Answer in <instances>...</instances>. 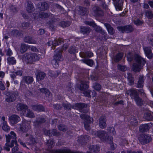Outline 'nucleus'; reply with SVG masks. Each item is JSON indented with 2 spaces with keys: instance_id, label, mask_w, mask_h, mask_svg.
Instances as JSON below:
<instances>
[{
  "instance_id": "14",
  "label": "nucleus",
  "mask_w": 153,
  "mask_h": 153,
  "mask_svg": "<svg viewBox=\"0 0 153 153\" xmlns=\"http://www.w3.org/2000/svg\"><path fill=\"white\" fill-rule=\"evenodd\" d=\"M62 50L60 49H57L55 51V53L53 56V59L59 62L62 59L61 55Z\"/></svg>"
},
{
  "instance_id": "37",
  "label": "nucleus",
  "mask_w": 153,
  "mask_h": 153,
  "mask_svg": "<svg viewBox=\"0 0 153 153\" xmlns=\"http://www.w3.org/2000/svg\"><path fill=\"white\" fill-rule=\"evenodd\" d=\"M29 46L25 44H22L21 47V52L22 53H24L25 52L27 49L29 48Z\"/></svg>"
},
{
  "instance_id": "28",
  "label": "nucleus",
  "mask_w": 153,
  "mask_h": 153,
  "mask_svg": "<svg viewBox=\"0 0 153 153\" xmlns=\"http://www.w3.org/2000/svg\"><path fill=\"white\" fill-rule=\"evenodd\" d=\"M48 7V4L45 2H42L40 5H39V9L41 11H45Z\"/></svg>"
},
{
  "instance_id": "23",
  "label": "nucleus",
  "mask_w": 153,
  "mask_h": 153,
  "mask_svg": "<svg viewBox=\"0 0 153 153\" xmlns=\"http://www.w3.org/2000/svg\"><path fill=\"white\" fill-rule=\"evenodd\" d=\"M144 50L146 56L149 59L152 57V53L150 47H147L144 48Z\"/></svg>"
},
{
  "instance_id": "49",
  "label": "nucleus",
  "mask_w": 153,
  "mask_h": 153,
  "mask_svg": "<svg viewBox=\"0 0 153 153\" xmlns=\"http://www.w3.org/2000/svg\"><path fill=\"white\" fill-rule=\"evenodd\" d=\"M90 148L91 149V151L94 152H97L98 151L99 149V146L96 145L91 146Z\"/></svg>"
},
{
  "instance_id": "26",
  "label": "nucleus",
  "mask_w": 153,
  "mask_h": 153,
  "mask_svg": "<svg viewBox=\"0 0 153 153\" xmlns=\"http://www.w3.org/2000/svg\"><path fill=\"white\" fill-rule=\"evenodd\" d=\"M26 10L29 13H31L34 10V7L33 3L30 1L27 2Z\"/></svg>"
},
{
  "instance_id": "60",
  "label": "nucleus",
  "mask_w": 153,
  "mask_h": 153,
  "mask_svg": "<svg viewBox=\"0 0 153 153\" xmlns=\"http://www.w3.org/2000/svg\"><path fill=\"white\" fill-rule=\"evenodd\" d=\"M134 23L137 25H140L143 24V22L139 19H137L134 21Z\"/></svg>"
},
{
  "instance_id": "27",
  "label": "nucleus",
  "mask_w": 153,
  "mask_h": 153,
  "mask_svg": "<svg viewBox=\"0 0 153 153\" xmlns=\"http://www.w3.org/2000/svg\"><path fill=\"white\" fill-rule=\"evenodd\" d=\"M23 80L27 84H30L33 81V77L29 76H25L23 78Z\"/></svg>"
},
{
  "instance_id": "58",
  "label": "nucleus",
  "mask_w": 153,
  "mask_h": 153,
  "mask_svg": "<svg viewBox=\"0 0 153 153\" xmlns=\"http://www.w3.org/2000/svg\"><path fill=\"white\" fill-rule=\"evenodd\" d=\"M90 91L88 90L83 92V94L85 96L88 97H91V96L90 95Z\"/></svg>"
},
{
  "instance_id": "18",
  "label": "nucleus",
  "mask_w": 153,
  "mask_h": 153,
  "mask_svg": "<svg viewBox=\"0 0 153 153\" xmlns=\"http://www.w3.org/2000/svg\"><path fill=\"white\" fill-rule=\"evenodd\" d=\"M28 108L27 106L24 104L22 103H19L16 106V109L18 111H22V112L23 113Z\"/></svg>"
},
{
  "instance_id": "61",
  "label": "nucleus",
  "mask_w": 153,
  "mask_h": 153,
  "mask_svg": "<svg viewBox=\"0 0 153 153\" xmlns=\"http://www.w3.org/2000/svg\"><path fill=\"white\" fill-rule=\"evenodd\" d=\"M6 52V54L8 56H11L13 54L12 51L10 48H8Z\"/></svg>"
},
{
  "instance_id": "56",
  "label": "nucleus",
  "mask_w": 153,
  "mask_h": 153,
  "mask_svg": "<svg viewBox=\"0 0 153 153\" xmlns=\"http://www.w3.org/2000/svg\"><path fill=\"white\" fill-rule=\"evenodd\" d=\"M35 121L37 123V124H39V123H43L45 122V120L43 118L39 117V118H38Z\"/></svg>"
},
{
  "instance_id": "17",
  "label": "nucleus",
  "mask_w": 153,
  "mask_h": 153,
  "mask_svg": "<svg viewBox=\"0 0 153 153\" xmlns=\"http://www.w3.org/2000/svg\"><path fill=\"white\" fill-rule=\"evenodd\" d=\"M84 23L86 25L92 26L94 28L95 30L97 32H100L101 30L100 27L97 26L93 22L85 21L84 22Z\"/></svg>"
},
{
  "instance_id": "6",
  "label": "nucleus",
  "mask_w": 153,
  "mask_h": 153,
  "mask_svg": "<svg viewBox=\"0 0 153 153\" xmlns=\"http://www.w3.org/2000/svg\"><path fill=\"white\" fill-rule=\"evenodd\" d=\"M80 117L85 120L84 123V127L86 130H89L90 129V123L91 121V118L90 117L85 114H82L80 115Z\"/></svg>"
},
{
  "instance_id": "50",
  "label": "nucleus",
  "mask_w": 153,
  "mask_h": 153,
  "mask_svg": "<svg viewBox=\"0 0 153 153\" xmlns=\"http://www.w3.org/2000/svg\"><path fill=\"white\" fill-rule=\"evenodd\" d=\"M118 69L122 71H124L126 70L127 68L125 66H123L118 64L117 65Z\"/></svg>"
},
{
  "instance_id": "52",
  "label": "nucleus",
  "mask_w": 153,
  "mask_h": 153,
  "mask_svg": "<svg viewBox=\"0 0 153 153\" xmlns=\"http://www.w3.org/2000/svg\"><path fill=\"white\" fill-rule=\"evenodd\" d=\"M130 123L132 125L135 126L137 125V119L135 117H133L130 120Z\"/></svg>"
},
{
  "instance_id": "35",
  "label": "nucleus",
  "mask_w": 153,
  "mask_h": 153,
  "mask_svg": "<svg viewBox=\"0 0 153 153\" xmlns=\"http://www.w3.org/2000/svg\"><path fill=\"white\" fill-rule=\"evenodd\" d=\"M90 31V29L89 27H83L80 28V32L83 34H88Z\"/></svg>"
},
{
  "instance_id": "34",
  "label": "nucleus",
  "mask_w": 153,
  "mask_h": 153,
  "mask_svg": "<svg viewBox=\"0 0 153 153\" xmlns=\"http://www.w3.org/2000/svg\"><path fill=\"white\" fill-rule=\"evenodd\" d=\"M53 43L54 42L55 43V45H52V48L54 49L55 47L57 45L61 44L62 43H63V39H55L53 41Z\"/></svg>"
},
{
  "instance_id": "33",
  "label": "nucleus",
  "mask_w": 153,
  "mask_h": 153,
  "mask_svg": "<svg viewBox=\"0 0 153 153\" xmlns=\"http://www.w3.org/2000/svg\"><path fill=\"white\" fill-rule=\"evenodd\" d=\"M144 77L143 76H140L139 77L137 87L138 88H142L143 86Z\"/></svg>"
},
{
  "instance_id": "54",
  "label": "nucleus",
  "mask_w": 153,
  "mask_h": 153,
  "mask_svg": "<svg viewBox=\"0 0 153 153\" xmlns=\"http://www.w3.org/2000/svg\"><path fill=\"white\" fill-rule=\"evenodd\" d=\"M58 128L59 130L63 131H65L67 130L66 127L65 126L62 125H59L58 127Z\"/></svg>"
},
{
  "instance_id": "46",
  "label": "nucleus",
  "mask_w": 153,
  "mask_h": 153,
  "mask_svg": "<svg viewBox=\"0 0 153 153\" xmlns=\"http://www.w3.org/2000/svg\"><path fill=\"white\" fill-rule=\"evenodd\" d=\"M68 51L71 54H74L77 52L75 46H71L69 49Z\"/></svg>"
},
{
  "instance_id": "7",
  "label": "nucleus",
  "mask_w": 153,
  "mask_h": 153,
  "mask_svg": "<svg viewBox=\"0 0 153 153\" xmlns=\"http://www.w3.org/2000/svg\"><path fill=\"white\" fill-rule=\"evenodd\" d=\"M30 122L25 120H23L22 123L19 125V131L23 132L27 131L30 127Z\"/></svg>"
},
{
  "instance_id": "10",
  "label": "nucleus",
  "mask_w": 153,
  "mask_h": 153,
  "mask_svg": "<svg viewBox=\"0 0 153 153\" xmlns=\"http://www.w3.org/2000/svg\"><path fill=\"white\" fill-rule=\"evenodd\" d=\"M78 88L81 91H84L88 89L89 87L88 82L85 81H80L78 84Z\"/></svg>"
},
{
  "instance_id": "44",
  "label": "nucleus",
  "mask_w": 153,
  "mask_h": 153,
  "mask_svg": "<svg viewBox=\"0 0 153 153\" xmlns=\"http://www.w3.org/2000/svg\"><path fill=\"white\" fill-rule=\"evenodd\" d=\"M70 25V23L69 22H65L64 21H62L59 24L60 26L62 27H66L69 26Z\"/></svg>"
},
{
  "instance_id": "30",
  "label": "nucleus",
  "mask_w": 153,
  "mask_h": 153,
  "mask_svg": "<svg viewBox=\"0 0 153 153\" xmlns=\"http://www.w3.org/2000/svg\"><path fill=\"white\" fill-rule=\"evenodd\" d=\"M105 26L108 31L109 33L111 35H113L114 33V30L113 28L111 27L110 25L107 23L104 24Z\"/></svg>"
},
{
  "instance_id": "63",
  "label": "nucleus",
  "mask_w": 153,
  "mask_h": 153,
  "mask_svg": "<svg viewBox=\"0 0 153 153\" xmlns=\"http://www.w3.org/2000/svg\"><path fill=\"white\" fill-rule=\"evenodd\" d=\"M18 33L19 31L17 30H15L11 31V34L13 36L18 35Z\"/></svg>"
},
{
  "instance_id": "29",
  "label": "nucleus",
  "mask_w": 153,
  "mask_h": 153,
  "mask_svg": "<svg viewBox=\"0 0 153 153\" xmlns=\"http://www.w3.org/2000/svg\"><path fill=\"white\" fill-rule=\"evenodd\" d=\"M130 95L132 98L134 100L138 97L137 91L135 90H131L129 91Z\"/></svg>"
},
{
  "instance_id": "53",
  "label": "nucleus",
  "mask_w": 153,
  "mask_h": 153,
  "mask_svg": "<svg viewBox=\"0 0 153 153\" xmlns=\"http://www.w3.org/2000/svg\"><path fill=\"white\" fill-rule=\"evenodd\" d=\"M93 87L95 90L99 91L100 90L101 86L100 84L95 83Z\"/></svg>"
},
{
  "instance_id": "48",
  "label": "nucleus",
  "mask_w": 153,
  "mask_h": 153,
  "mask_svg": "<svg viewBox=\"0 0 153 153\" xmlns=\"http://www.w3.org/2000/svg\"><path fill=\"white\" fill-rule=\"evenodd\" d=\"M58 62L59 61L57 60L53 59L51 61V63L53 65V67L56 68L59 66Z\"/></svg>"
},
{
  "instance_id": "31",
  "label": "nucleus",
  "mask_w": 153,
  "mask_h": 153,
  "mask_svg": "<svg viewBox=\"0 0 153 153\" xmlns=\"http://www.w3.org/2000/svg\"><path fill=\"white\" fill-rule=\"evenodd\" d=\"M7 63L9 65H14L16 63V60L14 57L10 56L7 58Z\"/></svg>"
},
{
  "instance_id": "42",
  "label": "nucleus",
  "mask_w": 153,
  "mask_h": 153,
  "mask_svg": "<svg viewBox=\"0 0 153 153\" xmlns=\"http://www.w3.org/2000/svg\"><path fill=\"white\" fill-rule=\"evenodd\" d=\"M40 90L42 93L45 94L47 96H49L51 94L48 89L45 88L40 89Z\"/></svg>"
},
{
  "instance_id": "25",
  "label": "nucleus",
  "mask_w": 153,
  "mask_h": 153,
  "mask_svg": "<svg viewBox=\"0 0 153 153\" xmlns=\"http://www.w3.org/2000/svg\"><path fill=\"white\" fill-rule=\"evenodd\" d=\"M24 40L25 42L29 44H36V41L31 37L29 36H26L24 38Z\"/></svg>"
},
{
  "instance_id": "62",
  "label": "nucleus",
  "mask_w": 153,
  "mask_h": 153,
  "mask_svg": "<svg viewBox=\"0 0 153 153\" xmlns=\"http://www.w3.org/2000/svg\"><path fill=\"white\" fill-rule=\"evenodd\" d=\"M5 87L4 84L1 81H0V89L2 90H4Z\"/></svg>"
},
{
  "instance_id": "36",
  "label": "nucleus",
  "mask_w": 153,
  "mask_h": 153,
  "mask_svg": "<svg viewBox=\"0 0 153 153\" xmlns=\"http://www.w3.org/2000/svg\"><path fill=\"white\" fill-rule=\"evenodd\" d=\"M123 56L122 53H119L117 54L114 57V60L115 62H118L122 58Z\"/></svg>"
},
{
  "instance_id": "45",
  "label": "nucleus",
  "mask_w": 153,
  "mask_h": 153,
  "mask_svg": "<svg viewBox=\"0 0 153 153\" xmlns=\"http://www.w3.org/2000/svg\"><path fill=\"white\" fill-rule=\"evenodd\" d=\"M3 123V125L2 126V128L3 130L6 131H9L10 130V128L7 125V122L6 121H4Z\"/></svg>"
},
{
  "instance_id": "39",
  "label": "nucleus",
  "mask_w": 153,
  "mask_h": 153,
  "mask_svg": "<svg viewBox=\"0 0 153 153\" xmlns=\"http://www.w3.org/2000/svg\"><path fill=\"white\" fill-rule=\"evenodd\" d=\"M39 16V17L42 19H45L47 18L49 16H50V14L43 12H41L39 13V14L38 15Z\"/></svg>"
},
{
  "instance_id": "2",
  "label": "nucleus",
  "mask_w": 153,
  "mask_h": 153,
  "mask_svg": "<svg viewBox=\"0 0 153 153\" xmlns=\"http://www.w3.org/2000/svg\"><path fill=\"white\" fill-rule=\"evenodd\" d=\"M134 58L135 63H134L132 69L135 72H138L142 68V66L146 63V61L138 54L135 55Z\"/></svg>"
},
{
  "instance_id": "4",
  "label": "nucleus",
  "mask_w": 153,
  "mask_h": 153,
  "mask_svg": "<svg viewBox=\"0 0 153 153\" xmlns=\"http://www.w3.org/2000/svg\"><path fill=\"white\" fill-rule=\"evenodd\" d=\"M97 135L102 141L106 142L110 144L112 143L113 138L108 136L106 131H98L97 132Z\"/></svg>"
},
{
  "instance_id": "41",
  "label": "nucleus",
  "mask_w": 153,
  "mask_h": 153,
  "mask_svg": "<svg viewBox=\"0 0 153 153\" xmlns=\"http://www.w3.org/2000/svg\"><path fill=\"white\" fill-rule=\"evenodd\" d=\"M144 117L147 120L151 121L152 120L153 117L150 113H146L144 114Z\"/></svg>"
},
{
  "instance_id": "21",
  "label": "nucleus",
  "mask_w": 153,
  "mask_h": 153,
  "mask_svg": "<svg viewBox=\"0 0 153 153\" xmlns=\"http://www.w3.org/2000/svg\"><path fill=\"white\" fill-rule=\"evenodd\" d=\"M23 115L26 117L29 118H33L35 117L33 113L30 109H27L23 113Z\"/></svg>"
},
{
  "instance_id": "64",
  "label": "nucleus",
  "mask_w": 153,
  "mask_h": 153,
  "mask_svg": "<svg viewBox=\"0 0 153 153\" xmlns=\"http://www.w3.org/2000/svg\"><path fill=\"white\" fill-rule=\"evenodd\" d=\"M18 149L19 148L17 146H15L12 149L11 153H15L17 151Z\"/></svg>"
},
{
  "instance_id": "32",
  "label": "nucleus",
  "mask_w": 153,
  "mask_h": 153,
  "mask_svg": "<svg viewBox=\"0 0 153 153\" xmlns=\"http://www.w3.org/2000/svg\"><path fill=\"white\" fill-rule=\"evenodd\" d=\"M88 13V9L86 8L80 7L79 8V13L81 15H87Z\"/></svg>"
},
{
  "instance_id": "40",
  "label": "nucleus",
  "mask_w": 153,
  "mask_h": 153,
  "mask_svg": "<svg viewBox=\"0 0 153 153\" xmlns=\"http://www.w3.org/2000/svg\"><path fill=\"white\" fill-rule=\"evenodd\" d=\"M82 61L84 63H86L88 65L91 66L94 64L93 61L91 59H82Z\"/></svg>"
},
{
  "instance_id": "20",
  "label": "nucleus",
  "mask_w": 153,
  "mask_h": 153,
  "mask_svg": "<svg viewBox=\"0 0 153 153\" xmlns=\"http://www.w3.org/2000/svg\"><path fill=\"white\" fill-rule=\"evenodd\" d=\"M31 108L34 111L39 112L44 111V108L41 105H31Z\"/></svg>"
},
{
  "instance_id": "8",
  "label": "nucleus",
  "mask_w": 153,
  "mask_h": 153,
  "mask_svg": "<svg viewBox=\"0 0 153 153\" xmlns=\"http://www.w3.org/2000/svg\"><path fill=\"white\" fill-rule=\"evenodd\" d=\"M117 29L122 33H129L133 30V28L131 25L126 26L124 27H117Z\"/></svg>"
},
{
  "instance_id": "13",
  "label": "nucleus",
  "mask_w": 153,
  "mask_h": 153,
  "mask_svg": "<svg viewBox=\"0 0 153 153\" xmlns=\"http://www.w3.org/2000/svg\"><path fill=\"white\" fill-rule=\"evenodd\" d=\"M152 126L151 123L141 125L139 127L140 132H143L148 131Z\"/></svg>"
},
{
  "instance_id": "11",
  "label": "nucleus",
  "mask_w": 153,
  "mask_h": 153,
  "mask_svg": "<svg viewBox=\"0 0 153 153\" xmlns=\"http://www.w3.org/2000/svg\"><path fill=\"white\" fill-rule=\"evenodd\" d=\"M139 139L141 143L145 144L149 143L151 139L149 135L142 134L140 136Z\"/></svg>"
},
{
  "instance_id": "15",
  "label": "nucleus",
  "mask_w": 153,
  "mask_h": 153,
  "mask_svg": "<svg viewBox=\"0 0 153 153\" xmlns=\"http://www.w3.org/2000/svg\"><path fill=\"white\" fill-rule=\"evenodd\" d=\"M105 118L103 116L101 117L99 119V125L101 128H104L106 126Z\"/></svg>"
},
{
  "instance_id": "12",
  "label": "nucleus",
  "mask_w": 153,
  "mask_h": 153,
  "mask_svg": "<svg viewBox=\"0 0 153 153\" xmlns=\"http://www.w3.org/2000/svg\"><path fill=\"white\" fill-rule=\"evenodd\" d=\"M20 117L16 114H13L9 117V120L12 125L17 123L20 120Z\"/></svg>"
},
{
  "instance_id": "5",
  "label": "nucleus",
  "mask_w": 153,
  "mask_h": 153,
  "mask_svg": "<svg viewBox=\"0 0 153 153\" xmlns=\"http://www.w3.org/2000/svg\"><path fill=\"white\" fill-rule=\"evenodd\" d=\"M62 105L65 109L68 110H70L71 108L81 110L87 106L86 104L84 103H76L73 106H71L69 104L64 103L62 104Z\"/></svg>"
},
{
  "instance_id": "19",
  "label": "nucleus",
  "mask_w": 153,
  "mask_h": 153,
  "mask_svg": "<svg viewBox=\"0 0 153 153\" xmlns=\"http://www.w3.org/2000/svg\"><path fill=\"white\" fill-rule=\"evenodd\" d=\"M45 76V74L44 72L38 71L36 76V79L38 82L42 81L44 79Z\"/></svg>"
},
{
  "instance_id": "51",
  "label": "nucleus",
  "mask_w": 153,
  "mask_h": 153,
  "mask_svg": "<svg viewBox=\"0 0 153 153\" xmlns=\"http://www.w3.org/2000/svg\"><path fill=\"white\" fill-rule=\"evenodd\" d=\"M146 16L149 19H152L153 16L152 12L149 11H147L146 12Z\"/></svg>"
},
{
  "instance_id": "59",
  "label": "nucleus",
  "mask_w": 153,
  "mask_h": 153,
  "mask_svg": "<svg viewBox=\"0 0 153 153\" xmlns=\"http://www.w3.org/2000/svg\"><path fill=\"white\" fill-rule=\"evenodd\" d=\"M108 130L109 131L110 133H112L114 135L116 134L115 129L113 127H110L108 128Z\"/></svg>"
},
{
  "instance_id": "9",
  "label": "nucleus",
  "mask_w": 153,
  "mask_h": 153,
  "mask_svg": "<svg viewBox=\"0 0 153 153\" xmlns=\"http://www.w3.org/2000/svg\"><path fill=\"white\" fill-rule=\"evenodd\" d=\"M5 94L7 97L5 98V101L8 102H12L16 100L15 93L14 92H5Z\"/></svg>"
},
{
  "instance_id": "57",
  "label": "nucleus",
  "mask_w": 153,
  "mask_h": 153,
  "mask_svg": "<svg viewBox=\"0 0 153 153\" xmlns=\"http://www.w3.org/2000/svg\"><path fill=\"white\" fill-rule=\"evenodd\" d=\"M126 56L129 62H131L133 59V56L130 53L127 55Z\"/></svg>"
},
{
  "instance_id": "47",
  "label": "nucleus",
  "mask_w": 153,
  "mask_h": 153,
  "mask_svg": "<svg viewBox=\"0 0 153 153\" xmlns=\"http://www.w3.org/2000/svg\"><path fill=\"white\" fill-rule=\"evenodd\" d=\"M134 100L138 105H140L143 104V101H142V99L140 98L139 96L137 98H135Z\"/></svg>"
},
{
  "instance_id": "38",
  "label": "nucleus",
  "mask_w": 153,
  "mask_h": 153,
  "mask_svg": "<svg viewBox=\"0 0 153 153\" xmlns=\"http://www.w3.org/2000/svg\"><path fill=\"white\" fill-rule=\"evenodd\" d=\"M92 11L95 15H97L99 14V11H101V10L98 6H95L93 8Z\"/></svg>"
},
{
  "instance_id": "16",
  "label": "nucleus",
  "mask_w": 153,
  "mask_h": 153,
  "mask_svg": "<svg viewBox=\"0 0 153 153\" xmlns=\"http://www.w3.org/2000/svg\"><path fill=\"white\" fill-rule=\"evenodd\" d=\"M89 140V136L88 135H83L79 137L78 141L81 144L87 143Z\"/></svg>"
},
{
  "instance_id": "22",
  "label": "nucleus",
  "mask_w": 153,
  "mask_h": 153,
  "mask_svg": "<svg viewBox=\"0 0 153 153\" xmlns=\"http://www.w3.org/2000/svg\"><path fill=\"white\" fill-rule=\"evenodd\" d=\"M22 90L23 91L25 96L26 97L31 95L33 94L34 91L33 89L32 88H27V89L25 90L22 89Z\"/></svg>"
},
{
  "instance_id": "3",
  "label": "nucleus",
  "mask_w": 153,
  "mask_h": 153,
  "mask_svg": "<svg viewBox=\"0 0 153 153\" xmlns=\"http://www.w3.org/2000/svg\"><path fill=\"white\" fill-rule=\"evenodd\" d=\"M10 134V135H5L6 141V145L11 148L14 146V144H16L17 143L16 135L13 131H11Z\"/></svg>"
},
{
  "instance_id": "55",
  "label": "nucleus",
  "mask_w": 153,
  "mask_h": 153,
  "mask_svg": "<svg viewBox=\"0 0 153 153\" xmlns=\"http://www.w3.org/2000/svg\"><path fill=\"white\" fill-rule=\"evenodd\" d=\"M10 9V11L12 12L16 13L18 12L17 8L13 5L11 6Z\"/></svg>"
},
{
  "instance_id": "1",
  "label": "nucleus",
  "mask_w": 153,
  "mask_h": 153,
  "mask_svg": "<svg viewBox=\"0 0 153 153\" xmlns=\"http://www.w3.org/2000/svg\"><path fill=\"white\" fill-rule=\"evenodd\" d=\"M42 58L40 54L34 53H27L22 57V60L24 62L27 64H32L33 62L38 61Z\"/></svg>"
},
{
  "instance_id": "24",
  "label": "nucleus",
  "mask_w": 153,
  "mask_h": 153,
  "mask_svg": "<svg viewBox=\"0 0 153 153\" xmlns=\"http://www.w3.org/2000/svg\"><path fill=\"white\" fill-rule=\"evenodd\" d=\"M80 56L83 58H85L88 57H90L93 55V54L92 52L90 51H88L86 52H80L79 53Z\"/></svg>"
},
{
  "instance_id": "43",
  "label": "nucleus",
  "mask_w": 153,
  "mask_h": 153,
  "mask_svg": "<svg viewBox=\"0 0 153 153\" xmlns=\"http://www.w3.org/2000/svg\"><path fill=\"white\" fill-rule=\"evenodd\" d=\"M54 145V142L53 140L50 139L47 141V145L49 149L53 147Z\"/></svg>"
}]
</instances>
